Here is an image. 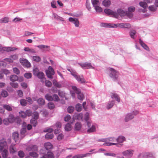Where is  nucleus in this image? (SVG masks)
<instances>
[{
	"mask_svg": "<svg viewBox=\"0 0 158 158\" xmlns=\"http://www.w3.org/2000/svg\"><path fill=\"white\" fill-rule=\"evenodd\" d=\"M100 26L105 27L115 28L118 27L123 28H129L131 27V25L128 23L114 24L102 23L100 24Z\"/></svg>",
	"mask_w": 158,
	"mask_h": 158,
	"instance_id": "nucleus-1",
	"label": "nucleus"
},
{
	"mask_svg": "<svg viewBox=\"0 0 158 158\" xmlns=\"http://www.w3.org/2000/svg\"><path fill=\"white\" fill-rule=\"evenodd\" d=\"M7 144L6 140L3 138L0 140V153L2 152V156L3 158H6L8 155Z\"/></svg>",
	"mask_w": 158,
	"mask_h": 158,
	"instance_id": "nucleus-2",
	"label": "nucleus"
},
{
	"mask_svg": "<svg viewBox=\"0 0 158 158\" xmlns=\"http://www.w3.org/2000/svg\"><path fill=\"white\" fill-rule=\"evenodd\" d=\"M70 92L73 98L75 97L76 93L77 94V97L79 99L82 100L84 98V96L82 93H81L80 90L75 86H72V89L70 90Z\"/></svg>",
	"mask_w": 158,
	"mask_h": 158,
	"instance_id": "nucleus-3",
	"label": "nucleus"
},
{
	"mask_svg": "<svg viewBox=\"0 0 158 158\" xmlns=\"http://www.w3.org/2000/svg\"><path fill=\"white\" fill-rule=\"evenodd\" d=\"M107 71L108 72L109 76L112 80H115L117 79L119 74L117 71L111 68H108Z\"/></svg>",
	"mask_w": 158,
	"mask_h": 158,
	"instance_id": "nucleus-4",
	"label": "nucleus"
},
{
	"mask_svg": "<svg viewBox=\"0 0 158 158\" xmlns=\"http://www.w3.org/2000/svg\"><path fill=\"white\" fill-rule=\"evenodd\" d=\"M68 70L70 72L71 75L73 76L76 80L78 82L81 83H85V81L83 77V76H80L77 75V73L73 71H71L69 69Z\"/></svg>",
	"mask_w": 158,
	"mask_h": 158,
	"instance_id": "nucleus-5",
	"label": "nucleus"
},
{
	"mask_svg": "<svg viewBox=\"0 0 158 158\" xmlns=\"http://www.w3.org/2000/svg\"><path fill=\"white\" fill-rule=\"evenodd\" d=\"M87 125L89 128L87 131L88 133H90L95 131L97 127L96 124L92 123L91 121H87Z\"/></svg>",
	"mask_w": 158,
	"mask_h": 158,
	"instance_id": "nucleus-6",
	"label": "nucleus"
},
{
	"mask_svg": "<svg viewBox=\"0 0 158 158\" xmlns=\"http://www.w3.org/2000/svg\"><path fill=\"white\" fill-rule=\"evenodd\" d=\"M98 142H104V143L103 144V145L110 146L111 145H115L117 147H118V144L116 143H113L110 142H107V138H101L99 139L98 140Z\"/></svg>",
	"mask_w": 158,
	"mask_h": 158,
	"instance_id": "nucleus-7",
	"label": "nucleus"
},
{
	"mask_svg": "<svg viewBox=\"0 0 158 158\" xmlns=\"http://www.w3.org/2000/svg\"><path fill=\"white\" fill-rule=\"evenodd\" d=\"M134 152V150L129 149L123 151L122 154L127 158H131Z\"/></svg>",
	"mask_w": 158,
	"mask_h": 158,
	"instance_id": "nucleus-8",
	"label": "nucleus"
},
{
	"mask_svg": "<svg viewBox=\"0 0 158 158\" xmlns=\"http://www.w3.org/2000/svg\"><path fill=\"white\" fill-rule=\"evenodd\" d=\"M17 49V48L15 47H3L0 44V52H3V51L7 52L13 51Z\"/></svg>",
	"mask_w": 158,
	"mask_h": 158,
	"instance_id": "nucleus-9",
	"label": "nucleus"
},
{
	"mask_svg": "<svg viewBox=\"0 0 158 158\" xmlns=\"http://www.w3.org/2000/svg\"><path fill=\"white\" fill-rule=\"evenodd\" d=\"M118 16L119 15L122 17L125 15H127L129 17L131 18L132 16V15L131 13L127 12H125L121 9H119L117 10V13Z\"/></svg>",
	"mask_w": 158,
	"mask_h": 158,
	"instance_id": "nucleus-10",
	"label": "nucleus"
},
{
	"mask_svg": "<svg viewBox=\"0 0 158 158\" xmlns=\"http://www.w3.org/2000/svg\"><path fill=\"white\" fill-rule=\"evenodd\" d=\"M81 67L84 69H94V67L90 63L85 62L81 63L79 64Z\"/></svg>",
	"mask_w": 158,
	"mask_h": 158,
	"instance_id": "nucleus-11",
	"label": "nucleus"
},
{
	"mask_svg": "<svg viewBox=\"0 0 158 158\" xmlns=\"http://www.w3.org/2000/svg\"><path fill=\"white\" fill-rule=\"evenodd\" d=\"M152 156L153 155L151 152H145L140 153L138 157L139 158H149Z\"/></svg>",
	"mask_w": 158,
	"mask_h": 158,
	"instance_id": "nucleus-12",
	"label": "nucleus"
},
{
	"mask_svg": "<svg viewBox=\"0 0 158 158\" xmlns=\"http://www.w3.org/2000/svg\"><path fill=\"white\" fill-rule=\"evenodd\" d=\"M54 71L51 66H49L48 69L46 70V74L48 78H52V75L54 74Z\"/></svg>",
	"mask_w": 158,
	"mask_h": 158,
	"instance_id": "nucleus-13",
	"label": "nucleus"
},
{
	"mask_svg": "<svg viewBox=\"0 0 158 158\" xmlns=\"http://www.w3.org/2000/svg\"><path fill=\"white\" fill-rule=\"evenodd\" d=\"M105 13L109 15H110L112 17L118 18V14L116 12L112 11L111 10L109 9H106L104 10Z\"/></svg>",
	"mask_w": 158,
	"mask_h": 158,
	"instance_id": "nucleus-14",
	"label": "nucleus"
},
{
	"mask_svg": "<svg viewBox=\"0 0 158 158\" xmlns=\"http://www.w3.org/2000/svg\"><path fill=\"white\" fill-rule=\"evenodd\" d=\"M20 63L24 67L29 68L31 66V64L27 60L23 58L19 59Z\"/></svg>",
	"mask_w": 158,
	"mask_h": 158,
	"instance_id": "nucleus-15",
	"label": "nucleus"
},
{
	"mask_svg": "<svg viewBox=\"0 0 158 158\" xmlns=\"http://www.w3.org/2000/svg\"><path fill=\"white\" fill-rule=\"evenodd\" d=\"M69 22L73 23L76 27H79V22L77 19L70 17L69 19Z\"/></svg>",
	"mask_w": 158,
	"mask_h": 158,
	"instance_id": "nucleus-16",
	"label": "nucleus"
},
{
	"mask_svg": "<svg viewBox=\"0 0 158 158\" xmlns=\"http://www.w3.org/2000/svg\"><path fill=\"white\" fill-rule=\"evenodd\" d=\"M74 119H77L78 120L83 121L84 120L83 114L82 113H76L74 114L73 116Z\"/></svg>",
	"mask_w": 158,
	"mask_h": 158,
	"instance_id": "nucleus-17",
	"label": "nucleus"
},
{
	"mask_svg": "<svg viewBox=\"0 0 158 158\" xmlns=\"http://www.w3.org/2000/svg\"><path fill=\"white\" fill-rule=\"evenodd\" d=\"M26 129L27 124L25 122H24L22 125V128L20 131L21 135L22 138L24 137L25 134L26 132Z\"/></svg>",
	"mask_w": 158,
	"mask_h": 158,
	"instance_id": "nucleus-18",
	"label": "nucleus"
},
{
	"mask_svg": "<svg viewBox=\"0 0 158 158\" xmlns=\"http://www.w3.org/2000/svg\"><path fill=\"white\" fill-rule=\"evenodd\" d=\"M147 3V2H146L145 0L144 2H141L139 3L140 6L144 8L142 10V12H145L147 10L146 9L148 6Z\"/></svg>",
	"mask_w": 158,
	"mask_h": 158,
	"instance_id": "nucleus-19",
	"label": "nucleus"
},
{
	"mask_svg": "<svg viewBox=\"0 0 158 158\" xmlns=\"http://www.w3.org/2000/svg\"><path fill=\"white\" fill-rule=\"evenodd\" d=\"M134 118V116L132 113H129L127 114L124 118V120L126 122H127Z\"/></svg>",
	"mask_w": 158,
	"mask_h": 158,
	"instance_id": "nucleus-20",
	"label": "nucleus"
},
{
	"mask_svg": "<svg viewBox=\"0 0 158 158\" xmlns=\"http://www.w3.org/2000/svg\"><path fill=\"white\" fill-rule=\"evenodd\" d=\"M15 120V117L12 114L9 115L8 118H5L4 119V121L8 120V122H10V123H11L14 122Z\"/></svg>",
	"mask_w": 158,
	"mask_h": 158,
	"instance_id": "nucleus-21",
	"label": "nucleus"
},
{
	"mask_svg": "<svg viewBox=\"0 0 158 158\" xmlns=\"http://www.w3.org/2000/svg\"><path fill=\"white\" fill-rule=\"evenodd\" d=\"M126 140L125 137L123 136H119L116 139V142L118 143H122Z\"/></svg>",
	"mask_w": 158,
	"mask_h": 158,
	"instance_id": "nucleus-22",
	"label": "nucleus"
},
{
	"mask_svg": "<svg viewBox=\"0 0 158 158\" xmlns=\"http://www.w3.org/2000/svg\"><path fill=\"white\" fill-rule=\"evenodd\" d=\"M136 32L135 30H131L129 32V35L131 38L135 39L136 37Z\"/></svg>",
	"mask_w": 158,
	"mask_h": 158,
	"instance_id": "nucleus-23",
	"label": "nucleus"
},
{
	"mask_svg": "<svg viewBox=\"0 0 158 158\" xmlns=\"http://www.w3.org/2000/svg\"><path fill=\"white\" fill-rule=\"evenodd\" d=\"M10 152L11 153H13L17 151L15 147V145L12 144L11 145L9 148Z\"/></svg>",
	"mask_w": 158,
	"mask_h": 158,
	"instance_id": "nucleus-24",
	"label": "nucleus"
},
{
	"mask_svg": "<svg viewBox=\"0 0 158 158\" xmlns=\"http://www.w3.org/2000/svg\"><path fill=\"white\" fill-rule=\"evenodd\" d=\"M52 16L54 19H56L58 21H64V19L63 18L57 15L55 13H53Z\"/></svg>",
	"mask_w": 158,
	"mask_h": 158,
	"instance_id": "nucleus-25",
	"label": "nucleus"
},
{
	"mask_svg": "<svg viewBox=\"0 0 158 158\" xmlns=\"http://www.w3.org/2000/svg\"><path fill=\"white\" fill-rule=\"evenodd\" d=\"M19 134L17 132L13 133L12 137L15 142H17L19 140Z\"/></svg>",
	"mask_w": 158,
	"mask_h": 158,
	"instance_id": "nucleus-26",
	"label": "nucleus"
},
{
	"mask_svg": "<svg viewBox=\"0 0 158 158\" xmlns=\"http://www.w3.org/2000/svg\"><path fill=\"white\" fill-rule=\"evenodd\" d=\"M139 43L147 51L149 50V48L148 46L140 39L139 40Z\"/></svg>",
	"mask_w": 158,
	"mask_h": 158,
	"instance_id": "nucleus-27",
	"label": "nucleus"
},
{
	"mask_svg": "<svg viewBox=\"0 0 158 158\" xmlns=\"http://www.w3.org/2000/svg\"><path fill=\"white\" fill-rule=\"evenodd\" d=\"M44 146L46 149L47 150L52 149L53 148L52 145L49 142L45 143Z\"/></svg>",
	"mask_w": 158,
	"mask_h": 158,
	"instance_id": "nucleus-28",
	"label": "nucleus"
},
{
	"mask_svg": "<svg viewBox=\"0 0 158 158\" xmlns=\"http://www.w3.org/2000/svg\"><path fill=\"white\" fill-rule=\"evenodd\" d=\"M114 102H115L114 100H112L111 101L109 102L106 105V108L108 109H109L111 108L114 106Z\"/></svg>",
	"mask_w": 158,
	"mask_h": 158,
	"instance_id": "nucleus-29",
	"label": "nucleus"
},
{
	"mask_svg": "<svg viewBox=\"0 0 158 158\" xmlns=\"http://www.w3.org/2000/svg\"><path fill=\"white\" fill-rule=\"evenodd\" d=\"M19 78L18 77L15 75H12L10 77V81L14 82L18 80Z\"/></svg>",
	"mask_w": 158,
	"mask_h": 158,
	"instance_id": "nucleus-30",
	"label": "nucleus"
},
{
	"mask_svg": "<svg viewBox=\"0 0 158 158\" xmlns=\"http://www.w3.org/2000/svg\"><path fill=\"white\" fill-rule=\"evenodd\" d=\"M24 50L26 52H27L29 53H35V51L33 49H30L29 47H25L24 48Z\"/></svg>",
	"mask_w": 158,
	"mask_h": 158,
	"instance_id": "nucleus-31",
	"label": "nucleus"
},
{
	"mask_svg": "<svg viewBox=\"0 0 158 158\" xmlns=\"http://www.w3.org/2000/svg\"><path fill=\"white\" fill-rule=\"evenodd\" d=\"M39 78L42 79L41 81L43 82V81H45V79L44 78V74L42 72H40L37 76Z\"/></svg>",
	"mask_w": 158,
	"mask_h": 158,
	"instance_id": "nucleus-32",
	"label": "nucleus"
},
{
	"mask_svg": "<svg viewBox=\"0 0 158 158\" xmlns=\"http://www.w3.org/2000/svg\"><path fill=\"white\" fill-rule=\"evenodd\" d=\"M111 97L112 98H115L116 101L118 102H119L120 101V99L118 95L115 94H112L111 95Z\"/></svg>",
	"mask_w": 158,
	"mask_h": 158,
	"instance_id": "nucleus-33",
	"label": "nucleus"
},
{
	"mask_svg": "<svg viewBox=\"0 0 158 158\" xmlns=\"http://www.w3.org/2000/svg\"><path fill=\"white\" fill-rule=\"evenodd\" d=\"M102 4L105 7H109L111 4L110 1V0H104L102 2Z\"/></svg>",
	"mask_w": 158,
	"mask_h": 158,
	"instance_id": "nucleus-34",
	"label": "nucleus"
},
{
	"mask_svg": "<svg viewBox=\"0 0 158 158\" xmlns=\"http://www.w3.org/2000/svg\"><path fill=\"white\" fill-rule=\"evenodd\" d=\"M89 154V153L84 154H78L73 156L72 158H82L86 157Z\"/></svg>",
	"mask_w": 158,
	"mask_h": 158,
	"instance_id": "nucleus-35",
	"label": "nucleus"
},
{
	"mask_svg": "<svg viewBox=\"0 0 158 158\" xmlns=\"http://www.w3.org/2000/svg\"><path fill=\"white\" fill-rule=\"evenodd\" d=\"M37 102L40 106L43 105L45 104V100L42 98H40L38 99L37 100Z\"/></svg>",
	"mask_w": 158,
	"mask_h": 158,
	"instance_id": "nucleus-36",
	"label": "nucleus"
},
{
	"mask_svg": "<svg viewBox=\"0 0 158 158\" xmlns=\"http://www.w3.org/2000/svg\"><path fill=\"white\" fill-rule=\"evenodd\" d=\"M148 8L151 12H154L157 10V7L154 5H151L149 6Z\"/></svg>",
	"mask_w": 158,
	"mask_h": 158,
	"instance_id": "nucleus-37",
	"label": "nucleus"
},
{
	"mask_svg": "<svg viewBox=\"0 0 158 158\" xmlns=\"http://www.w3.org/2000/svg\"><path fill=\"white\" fill-rule=\"evenodd\" d=\"M99 5L94 6V9L97 12L100 13L102 11V8L100 6H99Z\"/></svg>",
	"mask_w": 158,
	"mask_h": 158,
	"instance_id": "nucleus-38",
	"label": "nucleus"
},
{
	"mask_svg": "<svg viewBox=\"0 0 158 158\" xmlns=\"http://www.w3.org/2000/svg\"><path fill=\"white\" fill-rule=\"evenodd\" d=\"M53 135L52 133H48L46 134L45 137L47 139H51L53 138Z\"/></svg>",
	"mask_w": 158,
	"mask_h": 158,
	"instance_id": "nucleus-39",
	"label": "nucleus"
},
{
	"mask_svg": "<svg viewBox=\"0 0 158 158\" xmlns=\"http://www.w3.org/2000/svg\"><path fill=\"white\" fill-rule=\"evenodd\" d=\"M45 98L46 100L49 101H52L53 100L52 96L49 94H46L45 96Z\"/></svg>",
	"mask_w": 158,
	"mask_h": 158,
	"instance_id": "nucleus-40",
	"label": "nucleus"
},
{
	"mask_svg": "<svg viewBox=\"0 0 158 158\" xmlns=\"http://www.w3.org/2000/svg\"><path fill=\"white\" fill-rule=\"evenodd\" d=\"M76 109L78 112L81 111L82 109V106L81 104L78 103L76 106Z\"/></svg>",
	"mask_w": 158,
	"mask_h": 158,
	"instance_id": "nucleus-41",
	"label": "nucleus"
},
{
	"mask_svg": "<svg viewBox=\"0 0 158 158\" xmlns=\"http://www.w3.org/2000/svg\"><path fill=\"white\" fill-rule=\"evenodd\" d=\"M91 2L93 6L99 5L100 4L99 0H91Z\"/></svg>",
	"mask_w": 158,
	"mask_h": 158,
	"instance_id": "nucleus-42",
	"label": "nucleus"
},
{
	"mask_svg": "<svg viewBox=\"0 0 158 158\" xmlns=\"http://www.w3.org/2000/svg\"><path fill=\"white\" fill-rule=\"evenodd\" d=\"M81 128V125L80 123H77L75 125V128L76 130H79Z\"/></svg>",
	"mask_w": 158,
	"mask_h": 158,
	"instance_id": "nucleus-43",
	"label": "nucleus"
},
{
	"mask_svg": "<svg viewBox=\"0 0 158 158\" xmlns=\"http://www.w3.org/2000/svg\"><path fill=\"white\" fill-rule=\"evenodd\" d=\"M31 123L33 126L35 127L37 125V119L34 118H32L31 120Z\"/></svg>",
	"mask_w": 158,
	"mask_h": 158,
	"instance_id": "nucleus-44",
	"label": "nucleus"
},
{
	"mask_svg": "<svg viewBox=\"0 0 158 158\" xmlns=\"http://www.w3.org/2000/svg\"><path fill=\"white\" fill-rule=\"evenodd\" d=\"M72 127L71 124L69 123L67 124L65 127V129L66 131H69L72 129Z\"/></svg>",
	"mask_w": 158,
	"mask_h": 158,
	"instance_id": "nucleus-45",
	"label": "nucleus"
},
{
	"mask_svg": "<svg viewBox=\"0 0 158 158\" xmlns=\"http://www.w3.org/2000/svg\"><path fill=\"white\" fill-rule=\"evenodd\" d=\"M33 60L36 62H39L41 60V58L39 56H34L32 57Z\"/></svg>",
	"mask_w": 158,
	"mask_h": 158,
	"instance_id": "nucleus-46",
	"label": "nucleus"
},
{
	"mask_svg": "<svg viewBox=\"0 0 158 158\" xmlns=\"http://www.w3.org/2000/svg\"><path fill=\"white\" fill-rule=\"evenodd\" d=\"M24 76L26 78L29 79L32 77V74L30 73H24Z\"/></svg>",
	"mask_w": 158,
	"mask_h": 158,
	"instance_id": "nucleus-47",
	"label": "nucleus"
},
{
	"mask_svg": "<svg viewBox=\"0 0 158 158\" xmlns=\"http://www.w3.org/2000/svg\"><path fill=\"white\" fill-rule=\"evenodd\" d=\"M45 155L47 156V158H54V155L52 152H48Z\"/></svg>",
	"mask_w": 158,
	"mask_h": 158,
	"instance_id": "nucleus-48",
	"label": "nucleus"
},
{
	"mask_svg": "<svg viewBox=\"0 0 158 158\" xmlns=\"http://www.w3.org/2000/svg\"><path fill=\"white\" fill-rule=\"evenodd\" d=\"M1 95L3 97H6L8 95V94L7 91L2 90L1 92Z\"/></svg>",
	"mask_w": 158,
	"mask_h": 158,
	"instance_id": "nucleus-49",
	"label": "nucleus"
},
{
	"mask_svg": "<svg viewBox=\"0 0 158 158\" xmlns=\"http://www.w3.org/2000/svg\"><path fill=\"white\" fill-rule=\"evenodd\" d=\"M74 109V107L73 106H69L67 109L69 113H72L73 112Z\"/></svg>",
	"mask_w": 158,
	"mask_h": 158,
	"instance_id": "nucleus-50",
	"label": "nucleus"
},
{
	"mask_svg": "<svg viewBox=\"0 0 158 158\" xmlns=\"http://www.w3.org/2000/svg\"><path fill=\"white\" fill-rule=\"evenodd\" d=\"M107 142H114L116 141V139L114 137H109L107 138Z\"/></svg>",
	"mask_w": 158,
	"mask_h": 158,
	"instance_id": "nucleus-51",
	"label": "nucleus"
},
{
	"mask_svg": "<svg viewBox=\"0 0 158 158\" xmlns=\"http://www.w3.org/2000/svg\"><path fill=\"white\" fill-rule=\"evenodd\" d=\"M19 115L23 118H25L26 117V114L25 112L21 111L19 112Z\"/></svg>",
	"mask_w": 158,
	"mask_h": 158,
	"instance_id": "nucleus-52",
	"label": "nucleus"
},
{
	"mask_svg": "<svg viewBox=\"0 0 158 158\" xmlns=\"http://www.w3.org/2000/svg\"><path fill=\"white\" fill-rule=\"evenodd\" d=\"M29 155L33 157H37L38 156V154L35 152H30L29 153Z\"/></svg>",
	"mask_w": 158,
	"mask_h": 158,
	"instance_id": "nucleus-53",
	"label": "nucleus"
},
{
	"mask_svg": "<svg viewBox=\"0 0 158 158\" xmlns=\"http://www.w3.org/2000/svg\"><path fill=\"white\" fill-rule=\"evenodd\" d=\"M40 72L37 68H35L33 70V73L34 75L37 76Z\"/></svg>",
	"mask_w": 158,
	"mask_h": 158,
	"instance_id": "nucleus-54",
	"label": "nucleus"
},
{
	"mask_svg": "<svg viewBox=\"0 0 158 158\" xmlns=\"http://www.w3.org/2000/svg\"><path fill=\"white\" fill-rule=\"evenodd\" d=\"M104 155L106 156H109L113 157H115L116 156V154L115 153L112 152L104 153Z\"/></svg>",
	"mask_w": 158,
	"mask_h": 158,
	"instance_id": "nucleus-55",
	"label": "nucleus"
},
{
	"mask_svg": "<svg viewBox=\"0 0 158 158\" xmlns=\"http://www.w3.org/2000/svg\"><path fill=\"white\" fill-rule=\"evenodd\" d=\"M89 114L88 113H86V114H85L84 116V119L85 120V121H86L87 123V121H88L89 119Z\"/></svg>",
	"mask_w": 158,
	"mask_h": 158,
	"instance_id": "nucleus-56",
	"label": "nucleus"
},
{
	"mask_svg": "<svg viewBox=\"0 0 158 158\" xmlns=\"http://www.w3.org/2000/svg\"><path fill=\"white\" fill-rule=\"evenodd\" d=\"M55 105L54 104L51 102H50L48 104V107L50 109H52L54 108Z\"/></svg>",
	"mask_w": 158,
	"mask_h": 158,
	"instance_id": "nucleus-57",
	"label": "nucleus"
},
{
	"mask_svg": "<svg viewBox=\"0 0 158 158\" xmlns=\"http://www.w3.org/2000/svg\"><path fill=\"white\" fill-rule=\"evenodd\" d=\"M8 21V18L7 17H5L0 20V23H6Z\"/></svg>",
	"mask_w": 158,
	"mask_h": 158,
	"instance_id": "nucleus-58",
	"label": "nucleus"
},
{
	"mask_svg": "<svg viewBox=\"0 0 158 158\" xmlns=\"http://www.w3.org/2000/svg\"><path fill=\"white\" fill-rule=\"evenodd\" d=\"M33 118H32L37 119L39 117V114L37 112H34L33 113Z\"/></svg>",
	"mask_w": 158,
	"mask_h": 158,
	"instance_id": "nucleus-59",
	"label": "nucleus"
},
{
	"mask_svg": "<svg viewBox=\"0 0 158 158\" xmlns=\"http://www.w3.org/2000/svg\"><path fill=\"white\" fill-rule=\"evenodd\" d=\"M20 103L21 105L22 106H26L27 105L26 101L24 99H21L20 101Z\"/></svg>",
	"mask_w": 158,
	"mask_h": 158,
	"instance_id": "nucleus-60",
	"label": "nucleus"
},
{
	"mask_svg": "<svg viewBox=\"0 0 158 158\" xmlns=\"http://www.w3.org/2000/svg\"><path fill=\"white\" fill-rule=\"evenodd\" d=\"M10 85L12 87L15 88H17L18 87V85L17 83L10 82Z\"/></svg>",
	"mask_w": 158,
	"mask_h": 158,
	"instance_id": "nucleus-61",
	"label": "nucleus"
},
{
	"mask_svg": "<svg viewBox=\"0 0 158 158\" xmlns=\"http://www.w3.org/2000/svg\"><path fill=\"white\" fill-rule=\"evenodd\" d=\"M18 155L20 157L23 158L24 156V153L23 151H20L18 152Z\"/></svg>",
	"mask_w": 158,
	"mask_h": 158,
	"instance_id": "nucleus-62",
	"label": "nucleus"
},
{
	"mask_svg": "<svg viewBox=\"0 0 158 158\" xmlns=\"http://www.w3.org/2000/svg\"><path fill=\"white\" fill-rule=\"evenodd\" d=\"M14 73L16 74H19L20 73V71L16 67H14L13 69Z\"/></svg>",
	"mask_w": 158,
	"mask_h": 158,
	"instance_id": "nucleus-63",
	"label": "nucleus"
},
{
	"mask_svg": "<svg viewBox=\"0 0 158 158\" xmlns=\"http://www.w3.org/2000/svg\"><path fill=\"white\" fill-rule=\"evenodd\" d=\"M37 47L41 49H42L46 48H49V47L44 45H38Z\"/></svg>",
	"mask_w": 158,
	"mask_h": 158,
	"instance_id": "nucleus-64",
	"label": "nucleus"
}]
</instances>
